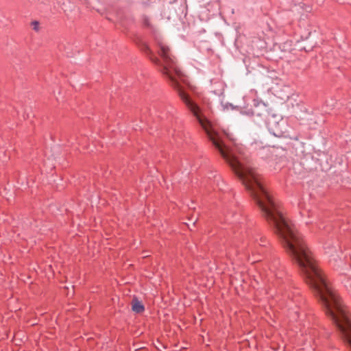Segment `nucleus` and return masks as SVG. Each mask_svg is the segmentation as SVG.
Returning <instances> with one entry per match:
<instances>
[{"instance_id":"obj_4","label":"nucleus","mask_w":351,"mask_h":351,"mask_svg":"<svg viewBox=\"0 0 351 351\" xmlns=\"http://www.w3.org/2000/svg\"><path fill=\"white\" fill-rule=\"evenodd\" d=\"M214 182L217 184V187L219 189V190H223V185L224 184L223 180L221 179L220 176H215Z\"/></svg>"},{"instance_id":"obj_1","label":"nucleus","mask_w":351,"mask_h":351,"mask_svg":"<svg viewBox=\"0 0 351 351\" xmlns=\"http://www.w3.org/2000/svg\"><path fill=\"white\" fill-rule=\"evenodd\" d=\"M241 215L233 210L228 211L225 215V219L228 223L241 222Z\"/></svg>"},{"instance_id":"obj_3","label":"nucleus","mask_w":351,"mask_h":351,"mask_svg":"<svg viewBox=\"0 0 351 351\" xmlns=\"http://www.w3.org/2000/svg\"><path fill=\"white\" fill-rule=\"evenodd\" d=\"M132 309L133 311L140 313H142L145 308L143 304L137 300H133L132 303Z\"/></svg>"},{"instance_id":"obj_7","label":"nucleus","mask_w":351,"mask_h":351,"mask_svg":"<svg viewBox=\"0 0 351 351\" xmlns=\"http://www.w3.org/2000/svg\"><path fill=\"white\" fill-rule=\"evenodd\" d=\"M223 132L228 138H229L230 141H234V138L232 136V134H230L226 131H223Z\"/></svg>"},{"instance_id":"obj_2","label":"nucleus","mask_w":351,"mask_h":351,"mask_svg":"<svg viewBox=\"0 0 351 351\" xmlns=\"http://www.w3.org/2000/svg\"><path fill=\"white\" fill-rule=\"evenodd\" d=\"M269 270L271 274L278 278H280L282 276V271L278 270V262L275 261L269 266Z\"/></svg>"},{"instance_id":"obj_5","label":"nucleus","mask_w":351,"mask_h":351,"mask_svg":"<svg viewBox=\"0 0 351 351\" xmlns=\"http://www.w3.org/2000/svg\"><path fill=\"white\" fill-rule=\"evenodd\" d=\"M142 20H143V24H144L145 25H146V26H149V25H150V24H149V17H148V16H143Z\"/></svg>"},{"instance_id":"obj_6","label":"nucleus","mask_w":351,"mask_h":351,"mask_svg":"<svg viewBox=\"0 0 351 351\" xmlns=\"http://www.w3.org/2000/svg\"><path fill=\"white\" fill-rule=\"evenodd\" d=\"M32 24L34 29H35L36 31H38V27H39L38 22V21H34V22H32Z\"/></svg>"},{"instance_id":"obj_8","label":"nucleus","mask_w":351,"mask_h":351,"mask_svg":"<svg viewBox=\"0 0 351 351\" xmlns=\"http://www.w3.org/2000/svg\"><path fill=\"white\" fill-rule=\"evenodd\" d=\"M146 50L147 51V52L151 53V51L148 47H146Z\"/></svg>"},{"instance_id":"obj_9","label":"nucleus","mask_w":351,"mask_h":351,"mask_svg":"<svg viewBox=\"0 0 351 351\" xmlns=\"http://www.w3.org/2000/svg\"><path fill=\"white\" fill-rule=\"evenodd\" d=\"M332 108L334 106V104H332L331 105H330Z\"/></svg>"}]
</instances>
